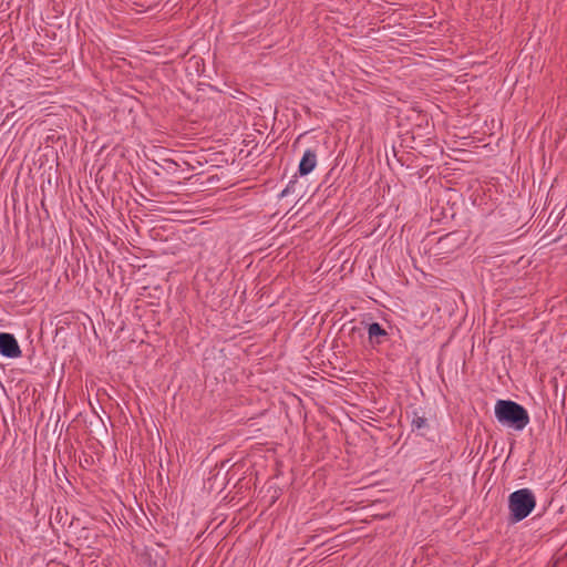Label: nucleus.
Listing matches in <instances>:
<instances>
[{
    "mask_svg": "<svg viewBox=\"0 0 567 567\" xmlns=\"http://www.w3.org/2000/svg\"><path fill=\"white\" fill-rule=\"evenodd\" d=\"M368 332V342L377 349L391 340V332L379 322L362 321Z\"/></svg>",
    "mask_w": 567,
    "mask_h": 567,
    "instance_id": "3",
    "label": "nucleus"
},
{
    "mask_svg": "<svg viewBox=\"0 0 567 567\" xmlns=\"http://www.w3.org/2000/svg\"><path fill=\"white\" fill-rule=\"evenodd\" d=\"M494 413L499 424L517 432L523 431L530 421L528 411L512 400H498Z\"/></svg>",
    "mask_w": 567,
    "mask_h": 567,
    "instance_id": "1",
    "label": "nucleus"
},
{
    "mask_svg": "<svg viewBox=\"0 0 567 567\" xmlns=\"http://www.w3.org/2000/svg\"><path fill=\"white\" fill-rule=\"evenodd\" d=\"M430 429V424L427 419L420 414L416 410L412 413V420H411V430L412 432H417L420 435H425V431Z\"/></svg>",
    "mask_w": 567,
    "mask_h": 567,
    "instance_id": "6",
    "label": "nucleus"
},
{
    "mask_svg": "<svg viewBox=\"0 0 567 567\" xmlns=\"http://www.w3.org/2000/svg\"><path fill=\"white\" fill-rule=\"evenodd\" d=\"M0 354L9 359H17L22 355L18 340L12 333L0 332Z\"/></svg>",
    "mask_w": 567,
    "mask_h": 567,
    "instance_id": "4",
    "label": "nucleus"
},
{
    "mask_svg": "<svg viewBox=\"0 0 567 567\" xmlns=\"http://www.w3.org/2000/svg\"><path fill=\"white\" fill-rule=\"evenodd\" d=\"M318 157L313 148H307L298 165V173L300 176L310 174L317 166Z\"/></svg>",
    "mask_w": 567,
    "mask_h": 567,
    "instance_id": "5",
    "label": "nucleus"
},
{
    "mask_svg": "<svg viewBox=\"0 0 567 567\" xmlns=\"http://www.w3.org/2000/svg\"><path fill=\"white\" fill-rule=\"evenodd\" d=\"M536 497L532 489L520 488L508 496L509 520L518 523L525 519L535 508Z\"/></svg>",
    "mask_w": 567,
    "mask_h": 567,
    "instance_id": "2",
    "label": "nucleus"
},
{
    "mask_svg": "<svg viewBox=\"0 0 567 567\" xmlns=\"http://www.w3.org/2000/svg\"><path fill=\"white\" fill-rule=\"evenodd\" d=\"M297 184V179H292L290 181L287 186L285 187V189L281 192L280 196L281 197H286L290 194H292L295 192V186Z\"/></svg>",
    "mask_w": 567,
    "mask_h": 567,
    "instance_id": "7",
    "label": "nucleus"
}]
</instances>
